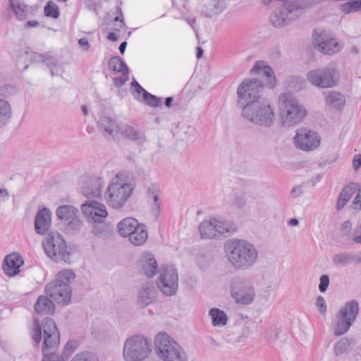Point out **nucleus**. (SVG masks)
Returning <instances> with one entry per match:
<instances>
[{"mask_svg":"<svg viewBox=\"0 0 361 361\" xmlns=\"http://www.w3.org/2000/svg\"><path fill=\"white\" fill-rule=\"evenodd\" d=\"M264 85L257 79L245 80L238 87V106L241 116L257 126L270 128L275 114L273 106L262 97Z\"/></svg>","mask_w":361,"mask_h":361,"instance_id":"f257e3e1","label":"nucleus"},{"mask_svg":"<svg viewBox=\"0 0 361 361\" xmlns=\"http://www.w3.org/2000/svg\"><path fill=\"white\" fill-rule=\"evenodd\" d=\"M43 337L42 343V353L43 359L42 361H66L56 353L60 343V334L55 322L50 318L44 319L42 325L36 319L32 330V338L36 345H39Z\"/></svg>","mask_w":361,"mask_h":361,"instance_id":"f03ea898","label":"nucleus"},{"mask_svg":"<svg viewBox=\"0 0 361 361\" xmlns=\"http://www.w3.org/2000/svg\"><path fill=\"white\" fill-rule=\"evenodd\" d=\"M227 257L232 266L238 270H247L257 262L256 247L245 240H231L226 244Z\"/></svg>","mask_w":361,"mask_h":361,"instance_id":"7ed1b4c3","label":"nucleus"},{"mask_svg":"<svg viewBox=\"0 0 361 361\" xmlns=\"http://www.w3.org/2000/svg\"><path fill=\"white\" fill-rule=\"evenodd\" d=\"M75 277V275L71 270H62L56 275L53 282L46 286V295L59 304L67 305L71 297V289L69 283Z\"/></svg>","mask_w":361,"mask_h":361,"instance_id":"20e7f679","label":"nucleus"},{"mask_svg":"<svg viewBox=\"0 0 361 361\" xmlns=\"http://www.w3.org/2000/svg\"><path fill=\"white\" fill-rule=\"evenodd\" d=\"M279 106L284 126H292L301 122L307 114L306 109L288 92L280 95Z\"/></svg>","mask_w":361,"mask_h":361,"instance_id":"39448f33","label":"nucleus"},{"mask_svg":"<svg viewBox=\"0 0 361 361\" xmlns=\"http://www.w3.org/2000/svg\"><path fill=\"white\" fill-rule=\"evenodd\" d=\"M155 346L158 357L163 361H188L185 350L166 333L157 336Z\"/></svg>","mask_w":361,"mask_h":361,"instance_id":"423d86ee","label":"nucleus"},{"mask_svg":"<svg viewBox=\"0 0 361 361\" xmlns=\"http://www.w3.org/2000/svg\"><path fill=\"white\" fill-rule=\"evenodd\" d=\"M151 353V341L143 336L136 334L126 340L123 357L125 361H143Z\"/></svg>","mask_w":361,"mask_h":361,"instance_id":"0eeeda50","label":"nucleus"},{"mask_svg":"<svg viewBox=\"0 0 361 361\" xmlns=\"http://www.w3.org/2000/svg\"><path fill=\"white\" fill-rule=\"evenodd\" d=\"M44 250L55 262L70 263L71 252L63 237L58 233H49L43 242Z\"/></svg>","mask_w":361,"mask_h":361,"instance_id":"6e6552de","label":"nucleus"},{"mask_svg":"<svg viewBox=\"0 0 361 361\" xmlns=\"http://www.w3.org/2000/svg\"><path fill=\"white\" fill-rule=\"evenodd\" d=\"M133 186L130 183L115 177L108 186L106 199L110 206L119 209L125 205L130 197Z\"/></svg>","mask_w":361,"mask_h":361,"instance_id":"1a4fd4ad","label":"nucleus"},{"mask_svg":"<svg viewBox=\"0 0 361 361\" xmlns=\"http://www.w3.org/2000/svg\"><path fill=\"white\" fill-rule=\"evenodd\" d=\"M230 293L235 302L242 305L252 303L255 298V291L252 282L241 276H235L231 279Z\"/></svg>","mask_w":361,"mask_h":361,"instance_id":"9d476101","label":"nucleus"},{"mask_svg":"<svg viewBox=\"0 0 361 361\" xmlns=\"http://www.w3.org/2000/svg\"><path fill=\"white\" fill-rule=\"evenodd\" d=\"M303 9L304 6L298 4L297 1L286 3L282 8L270 15V22L276 27H283L298 18Z\"/></svg>","mask_w":361,"mask_h":361,"instance_id":"9b49d317","label":"nucleus"},{"mask_svg":"<svg viewBox=\"0 0 361 361\" xmlns=\"http://www.w3.org/2000/svg\"><path fill=\"white\" fill-rule=\"evenodd\" d=\"M234 231L235 229L228 224L216 219L204 220L199 226V232L203 239L217 238L221 235L227 237Z\"/></svg>","mask_w":361,"mask_h":361,"instance_id":"f8f14e48","label":"nucleus"},{"mask_svg":"<svg viewBox=\"0 0 361 361\" xmlns=\"http://www.w3.org/2000/svg\"><path fill=\"white\" fill-rule=\"evenodd\" d=\"M307 80L319 88H329L337 83V71L332 66L310 71L307 74Z\"/></svg>","mask_w":361,"mask_h":361,"instance_id":"ddd939ff","label":"nucleus"},{"mask_svg":"<svg viewBox=\"0 0 361 361\" xmlns=\"http://www.w3.org/2000/svg\"><path fill=\"white\" fill-rule=\"evenodd\" d=\"M157 286L165 295L171 296L176 293L178 277L173 266H166L161 268Z\"/></svg>","mask_w":361,"mask_h":361,"instance_id":"4468645a","label":"nucleus"},{"mask_svg":"<svg viewBox=\"0 0 361 361\" xmlns=\"http://www.w3.org/2000/svg\"><path fill=\"white\" fill-rule=\"evenodd\" d=\"M313 45L320 52L324 54L333 55L341 49V46L334 37L324 31L314 30L313 35Z\"/></svg>","mask_w":361,"mask_h":361,"instance_id":"2eb2a0df","label":"nucleus"},{"mask_svg":"<svg viewBox=\"0 0 361 361\" xmlns=\"http://www.w3.org/2000/svg\"><path fill=\"white\" fill-rule=\"evenodd\" d=\"M294 140L296 147L306 152L316 149L321 141L316 132L305 128L297 130Z\"/></svg>","mask_w":361,"mask_h":361,"instance_id":"dca6fc26","label":"nucleus"},{"mask_svg":"<svg viewBox=\"0 0 361 361\" xmlns=\"http://www.w3.org/2000/svg\"><path fill=\"white\" fill-rule=\"evenodd\" d=\"M82 213L90 223H103L108 215L106 207L96 201H86L81 206Z\"/></svg>","mask_w":361,"mask_h":361,"instance_id":"f3484780","label":"nucleus"},{"mask_svg":"<svg viewBox=\"0 0 361 361\" xmlns=\"http://www.w3.org/2000/svg\"><path fill=\"white\" fill-rule=\"evenodd\" d=\"M78 210L72 205H62L56 210L57 217L67 223L72 230H78L82 225V221L78 217Z\"/></svg>","mask_w":361,"mask_h":361,"instance_id":"a211bd4d","label":"nucleus"},{"mask_svg":"<svg viewBox=\"0 0 361 361\" xmlns=\"http://www.w3.org/2000/svg\"><path fill=\"white\" fill-rule=\"evenodd\" d=\"M51 224V213L48 208L40 209L35 219V229L37 234L45 235Z\"/></svg>","mask_w":361,"mask_h":361,"instance_id":"6ab92c4d","label":"nucleus"},{"mask_svg":"<svg viewBox=\"0 0 361 361\" xmlns=\"http://www.w3.org/2000/svg\"><path fill=\"white\" fill-rule=\"evenodd\" d=\"M24 262L22 257L17 253H13L5 257L2 267L4 274L8 276H13L20 272V267Z\"/></svg>","mask_w":361,"mask_h":361,"instance_id":"aec40b11","label":"nucleus"},{"mask_svg":"<svg viewBox=\"0 0 361 361\" xmlns=\"http://www.w3.org/2000/svg\"><path fill=\"white\" fill-rule=\"evenodd\" d=\"M104 181L101 178H90L87 179L82 188V193L87 197H99L102 195Z\"/></svg>","mask_w":361,"mask_h":361,"instance_id":"412c9836","label":"nucleus"},{"mask_svg":"<svg viewBox=\"0 0 361 361\" xmlns=\"http://www.w3.org/2000/svg\"><path fill=\"white\" fill-rule=\"evenodd\" d=\"M99 127L103 130V135L107 139L116 140L118 135L117 123L109 116H101L98 121Z\"/></svg>","mask_w":361,"mask_h":361,"instance_id":"4be33fe9","label":"nucleus"},{"mask_svg":"<svg viewBox=\"0 0 361 361\" xmlns=\"http://www.w3.org/2000/svg\"><path fill=\"white\" fill-rule=\"evenodd\" d=\"M157 298L154 286L151 282H147L140 287L137 301L141 307H145L152 304Z\"/></svg>","mask_w":361,"mask_h":361,"instance_id":"5701e85b","label":"nucleus"},{"mask_svg":"<svg viewBox=\"0 0 361 361\" xmlns=\"http://www.w3.org/2000/svg\"><path fill=\"white\" fill-rule=\"evenodd\" d=\"M332 262L337 267H345L350 264H360L361 263V252L357 254L351 252L338 253L332 257Z\"/></svg>","mask_w":361,"mask_h":361,"instance_id":"b1692460","label":"nucleus"},{"mask_svg":"<svg viewBox=\"0 0 361 361\" xmlns=\"http://www.w3.org/2000/svg\"><path fill=\"white\" fill-rule=\"evenodd\" d=\"M260 71H262L267 78V85L269 87H274L276 83V79L274 71L272 68L264 61H256L250 71L252 73H258Z\"/></svg>","mask_w":361,"mask_h":361,"instance_id":"393cba45","label":"nucleus"},{"mask_svg":"<svg viewBox=\"0 0 361 361\" xmlns=\"http://www.w3.org/2000/svg\"><path fill=\"white\" fill-rule=\"evenodd\" d=\"M140 266L143 273L149 278L153 277L157 273V263L150 253L142 256Z\"/></svg>","mask_w":361,"mask_h":361,"instance_id":"a878e982","label":"nucleus"},{"mask_svg":"<svg viewBox=\"0 0 361 361\" xmlns=\"http://www.w3.org/2000/svg\"><path fill=\"white\" fill-rule=\"evenodd\" d=\"M121 131L126 138L131 141L136 142L138 144H143L147 141L145 132L142 130L135 128L132 126L124 125Z\"/></svg>","mask_w":361,"mask_h":361,"instance_id":"bb28decb","label":"nucleus"},{"mask_svg":"<svg viewBox=\"0 0 361 361\" xmlns=\"http://www.w3.org/2000/svg\"><path fill=\"white\" fill-rule=\"evenodd\" d=\"M8 2L11 10L18 20L24 21L28 18L29 7L24 0H8Z\"/></svg>","mask_w":361,"mask_h":361,"instance_id":"cd10ccee","label":"nucleus"},{"mask_svg":"<svg viewBox=\"0 0 361 361\" xmlns=\"http://www.w3.org/2000/svg\"><path fill=\"white\" fill-rule=\"evenodd\" d=\"M148 237V233L146 226L143 224H140L128 236L129 241L135 246L143 245Z\"/></svg>","mask_w":361,"mask_h":361,"instance_id":"c85d7f7f","label":"nucleus"},{"mask_svg":"<svg viewBox=\"0 0 361 361\" xmlns=\"http://www.w3.org/2000/svg\"><path fill=\"white\" fill-rule=\"evenodd\" d=\"M44 64L49 69L51 76L59 75L63 73L64 67L61 60L51 53H47Z\"/></svg>","mask_w":361,"mask_h":361,"instance_id":"c756f323","label":"nucleus"},{"mask_svg":"<svg viewBox=\"0 0 361 361\" xmlns=\"http://www.w3.org/2000/svg\"><path fill=\"white\" fill-rule=\"evenodd\" d=\"M338 313L348 318V320L355 322L359 314V302L357 300H350L345 303Z\"/></svg>","mask_w":361,"mask_h":361,"instance_id":"7c9ffc66","label":"nucleus"},{"mask_svg":"<svg viewBox=\"0 0 361 361\" xmlns=\"http://www.w3.org/2000/svg\"><path fill=\"white\" fill-rule=\"evenodd\" d=\"M34 307L36 312L39 314H50L54 312L53 302L44 295L38 297Z\"/></svg>","mask_w":361,"mask_h":361,"instance_id":"2f4dec72","label":"nucleus"},{"mask_svg":"<svg viewBox=\"0 0 361 361\" xmlns=\"http://www.w3.org/2000/svg\"><path fill=\"white\" fill-rule=\"evenodd\" d=\"M139 224L137 220L134 218H125L117 225L118 233L123 237H128Z\"/></svg>","mask_w":361,"mask_h":361,"instance_id":"473e14b6","label":"nucleus"},{"mask_svg":"<svg viewBox=\"0 0 361 361\" xmlns=\"http://www.w3.org/2000/svg\"><path fill=\"white\" fill-rule=\"evenodd\" d=\"M336 318V322L334 329L335 336H341L345 334L354 322L352 320H348V318L341 315L339 313H337Z\"/></svg>","mask_w":361,"mask_h":361,"instance_id":"72a5a7b5","label":"nucleus"},{"mask_svg":"<svg viewBox=\"0 0 361 361\" xmlns=\"http://www.w3.org/2000/svg\"><path fill=\"white\" fill-rule=\"evenodd\" d=\"M209 314L211 317L213 326H224L226 324L228 317L224 311L218 308H212L209 312Z\"/></svg>","mask_w":361,"mask_h":361,"instance_id":"f704fd0d","label":"nucleus"},{"mask_svg":"<svg viewBox=\"0 0 361 361\" xmlns=\"http://www.w3.org/2000/svg\"><path fill=\"white\" fill-rule=\"evenodd\" d=\"M326 102L331 108L340 109L344 106L345 99L344 96L338 92H330L326 97Z\"/></svg>","mask_w":361,"mask_h":361,"instance_id":"c9c22d12","label":"nucleus"},{"mask_svg":"<svg viewBox=\"0 0 361 361\" xmlns=\"http://www.w3.org/2000/svg\"><path fill=\"white\" fill-rule=\"evenodd\" d=\"M11 106L8 102L0 98V125L5 126L11 119Z\"/></svg>","mask_w":361,"mask_h":361,"instance_id":"e433bc0d","label":"nucleus"},{"mask_svg":"<svg viewBox=\"0 0 361 361\" xmlns=\"http://www.w3.org/2000/svg\"><path fill=\"white\" fill-rule=\"evenodd\" d=\"M109 68L115 73H128V68L119 56H113L109 62Z\"/></svg>","mask_w":361,"mask_h":361,"instance_id":"4c0bfd02","label":"nucleus"},{"mask_svg":"<svg viewBox=\"0 0 361 361\" xmlns=\"http://www.w3.org/2000/svg\"><path fill=\"white\" fill-rule=\"evenodd\" d=\"M147 197L149 200H152L157 212H159L161 201L159 199V188L155 184H150L147 189Z\"/></svg>","mask_w":361,"mask_h":361,"instance_id":"58836bf2","label":"nucleus"},{"mask_svg":"<svg viewBox=\"0 0 361 361\" xmlns=\"http://www.w3.org/2000/svg\"><path fill=\"white\" fill-rule=\"evenodd\" d=\"M44 12L46 16L54 19L58 18L60 15L59 6L52 1L47 2L44 6Z\"/></svg>","mask_w":361,"mask_h":361,"instance_id":"ea45409f","label":"nucleus"},{"mask_svg":"<svg viewBox=\"0 0 361 361\" xmlns=\"http://www.w3.org/2000/svg\"><path fill=\"white\" fill-rule=\"evenodd\" d=\"M341 10L345 13H350L361 10V1L352 0L341 5Z\"/></svg>","mask_w":361,"mask_h":361,"instance_id":"a19ab883","label":"nucleus"},{"mask_svg":"<svg viewBox=\"0 0 361 361\" xmlns=\"http://www.w3.org/2000/svg\"><path fill=\"white\" fill-rule=\"evenodd\" d=\"M350 345L349 340L347 338H341L335 343L334 345V352L336 355H340L344 353Z\"/></svg>","mask_w":361,"mask_h":361,"instance_id":"79ce46f5","label":"nucleus"},{"mask_svg":"<svg viewBox=\"0 0 361 361\" xmlns=\"http://www.w3.org/2000/svg\"><path fill=\"white\" fill-rule=\"evenodd\" d=\"M71 361H99V359L95 354L83 351L76 354Z\"/></svg>","mask_w":361,"mask_h":361,"instance_id":"37998d69","label":"nucleus"},{"mask_svg":"<svg viewBox=\"0 0 361 361\" xmlns=\"http://www.w3.org/2000/svg\"><path fill=\"white\" fill-rule=\"evenodd\" d=\"M131 89L135 98L138 101L142 102L145 97V92H147L135 80L131 83Z\"/></svg>","mask_w":361,"mask_h":361,"instance_id":"c03bdc74","label":"nucleus"},{"mask_svg":"<svg viewBox=\"0 0 361 361\" xmlns=\"http://www.w3.org/2000/svg\"><path fill=\"white\" fill-rule=\"evenodd\" d=\"M360 185L356 183H350L343 188L341 190L342 193H344L348 199H350L353 194L357 192H360Z\"/></svg>","mask_w":361,"mask_h":361,"instance_id":"a18cd8bd","label":"nucleus"},{"mask_svg":"<svg viewBox=\"0 0 361 361\" xmlns=\"http://www.w3.org/2000/svg\"><path fill=\"white\" fill-rule=\"evenodd\" d=\"M142 102L153 107H157L161 105V99L149 92H145V97Z\"/></svg>","mask_w":361,"mask_h":361,"instance_id":"49530a36","label":"nucleus"},{"mask_svg":"<svg viewBox=\"0 0 361 361\" xmlns=\"http://www.w3.org/2000/svg\"><path fill=\"white\" fill-rule=\"evenodd\" d=\"M92 227V233L97 236H104L108 233V226L103 223H97Z\"/></svg>","mask_w":361,"mask_h":361,"instance_id":"de8ad7c7","label":"nucleus"},{"mask_svg":"<svg viewBox=\"0 0 361 361\" xmlns=\"http://www.w3.org/2000/svg\"><path fill=\"white\" fill-rule=\"evenodd\" d=\"M25 53L27 55H29V58L32 63H42L44 64L45 58L47 57V53L45 54H42L37 52H29L27 51H26Z\"/></svg>","mask_w":361,"mask_h":361,"instance_id":"09e8293b","label":"nucleus"},{"mask_svg":"<svg viewBox=\"0 0 361 361\" xmlns=\"http://www.w3.org/2000/svg\"><path fill=\"white\" fill-rule=\"evenodd\" d=\"M16 89L11 85H3L0 86V97H6L15 94Z\"/></svg>","mask_w":361,"mask_h":361,"instance_id":"8fccbe9b","label":"nucleus"},{"mask_svg":"<svg viewBox=\"0 0 361 361\" xmlns=\"http://www.w3.org/2000/svg\"><path fill=\"white\" fill-rule=\"evenodd\" d=\"M75 344L73 341H68L64 348L62 355H61L62 357L65 358V360L66 361L69 357L71 355V354L75 350Z\"/></svg>","mask_w":361,"mask_h":361,"instance_id":"3c124183","label":"nucleus"},{"mask_svg":"<svg viewBox=\"0 0 361 361\" xmlns=\"http://www.w3.org/2000/svg\"><path fill=\"white\" fill-rule=\"evenodd\" d=\"M329 285V277L328 275L323 274L319 278V290L321 293L326 292Z\"/></svg>","mask_w":361,"mask_h":361,"instance_id":"603ef678","label":"nucleus"},{"mask_svg":"<svg viewBox=\"0 0 361 361\" xmlns=\"http://www.w3.org/2000/svg\"><path fill=\"white\" fill-rule=\"evenodd\" d=\"M316 305L319 308V312L324 314L327 310L326 301L323 296H318L316 300Z\"/></svg>","mask_w":361,"mask_h":361,"instance_id":"864d4df0","label":"nucleus"},{"mask_svg":"<svg viewBox=\"0 0 361 361\" xmlns=\"http://www.w3.org/2000/svg\"><path fill=\"white\" fill-rule=\"evenodd\" d=\"M117 11H118L119 15L114 18V23H119V28H114V30L118 32L121 30L125 28L126 24L123 19V13L121 11V8L120 7H117Z\"/></svg>","mask_w":361,"mask_h":361,"instance_id":"5fc2aeb1","label":"nucleus"},{"mask_svg":"<svg viewBox=\"0 0 361 361\" xmlns=\"http://www.w3.org/2000/svg\"><path fill=\"white\" fill-rule=\"evenodd\" d=\"M122 76L116 78L114 79V85L117 87H122L126 84V82L128 80V73H121Z\"/></svg>","mask_w":361,"mask_h":361,"instance_id":"6e6d98bb","label":"nucleus"},{"mask_svg":"<svg viewBox=\"0 0 361 361\" xmlns=\"http://www.w3.org/2000/svg\"><path fill=\"white\" fill-rule=\"evenodd\" d=\"M345 196L344 193L341 192L336 203V209L338 211L343 209L349 200V199Z\"/></svg>","mask_w":361,"mask_h":361,"instance_id":"4d7b16f0","label":"nucleus"},{"mask_svg":"<svg viewBox=\"0 0 361 361\" xmlns=\"http://www.w3.org/2000/svg\"><path fill=\"white\" fill-rule=\"evenodd\" d=\"M357 194L355 197L351 207L354 209H361V188L360 189V192H357Z\"/></svg>","mask_w":361,"mask_h":361,"instance_id":"13d9d810","label":"nucleus"},{"mask_svg":"<svg viewBox=\"0 0 361 361\" xmlns=\"http://www.w3.org/2000/svg\"><path fill=\"white\" fill-rule=\"evenodd\" d=\"M233 202L236 207H242L245 205L246 201L244 197L235 195L233 198Z\"/></svg>","mask_w":361,"mask_h":361,"instance_id":"bf43d9fd","label":"nucleus"},{"mask_svg":"<svg viewBox=\"0 0 361 361\" xmlns=\"http://www.w3.org/2000/svg\"><path fill=\"white\" fill-rule=\"evenodd\" d=\"M342 233L343 235L348 236L352 229V224L350 221H346L341 226Z\"/></svg>","mask_w":361,"mask_h":361,"instance_id":"052dcab7","label":"nucleus"},{"mask_svg":"<svg viewBox=\"0 0 361 361\" xmlns=\"http://www.w3.org/2000/svg\"><path fill=\"white\" fill-rule=\"evenodd\" d=\"M353 240L357 244H361V224L354 231Z\"/></svg>","mask_w":361,"mask_h":361,"instance_id":"680f3d73","label":"nucleus"},{"mask_svg":"<svg viewBox=\"0 0 361 361\" xmlns=\"http://www.w3.org/2000/svg\"><path fill=\"white\" fill-rule=\"evenodd\" d=\"M353 169L357 171L361 166V155L355 156L353 161Z\"/></svg>","mask_w":361,"mask_h":361,"instance_id":"e2e57ef3","label":"nucleus"},{"mask_svg":"<svg viewBox=\"0 0 361 361\" xmlns=\"http://www.w3.org/2000/svg\"><path fill=\"white\" fill-rule=\"evenodd\" d=\"M78 44L81 47H83L85 51H87L90 47L88 39L86 37H82L78 40Z\"/></svg>","mask_w":361,"mask_h":361,"instance_id":"0e129e2a","label":"nucleus"},{"mask_svg":"<svg viewBox=\"0 0 361 361\" xmlns=\"http://www.w3.org/2000/svg\"><path fill=\"white\" fill-rule=\"evenodd\" d=\"M302 192L303 191L301 185H297L294 187L290 192L293 197H297L301 195Z\"/></svg>","mask_w":361,"mask_h":361,"instance_id":"69168bd1","label":"nucleus"},{"mask_svg":"<svg viewBox=\"0 0 361 361\" xmlns=\"http://www.w3.org/2000/svg\"><path fill=\"white\" fill-rule=\"evenodd\" d=\"M267 338L271 342L276 341L278 338V332L276 331H274L267 333Z\"/></svg>","mask_w":361,"mask_h":361,"instance_id":"338daca9","label":"nucleus"},{"mask_svg":"<svg viewBox=\"0 0 361 361\" xmlns=\"http://www.w3.org/2000/svg\"><path fill=\"white\" fill-rule=\"evenodd\" d=\"M107 39L110 41L115 42L117 40V36L114 32H109L107 35Z\"/></svg>","mask_w":361,"mask_h":361,"instance_id":"774afa93","label":"nucleus"}]
</instances>
